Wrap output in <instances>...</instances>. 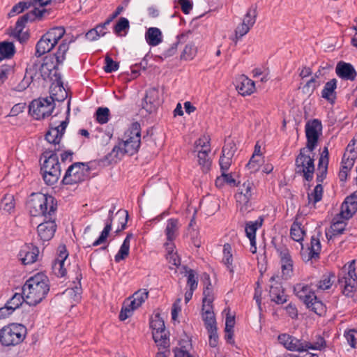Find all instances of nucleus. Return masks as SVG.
Listing matches in <instances>:
<instances>
[{"label": "nucleus", "mask_w": 357, "mask_h": 357, "mask_svg": "<svg viewBox=\"0 0 357 357\" xmlns=\"http://www.w3.org/2000/svg\"><path fill=\"white\" fill-rule=\"evenodd\" d=\"M63 135L59 133L58 128L50 127L45 135L47 142L52 144L54 149H47L43 153L45 158L40 167V172L45 183L48 185H52L57 183L61 176V165L56 153L61 150L63 146L60 145Z\"/></svg>", "instance_id": "obj_1"}, {"label": "nucleus", "mask_w": 357, "mask_h": 357, "mask_svg": "<svg viewBox=\"0 0 357 357\" xmlns=\"http://www.w3.org/2000/svg\"><path fill=\"white\" fill-rule=\"evenodd\" d=\"M141 144V126L138 122H134L124 132L123 139L114 146L112 151L107 154L102 160L108 164L116 162L121 156L128 155L132 156L136 154Z\"/></svg>", "instance_id": "obj_2"}, {"label": "nucleus", "mask_w": 357, "mask_h": 357, "mask_svg": "<svg viewBox=\"0 0 357 357\" xmlns=\"http://www.w3.org/2000/svg\"><path fill=\"white\" fill-rule=\"evenodd\" d=\"M29 213L33 217L56 218L57 200L49 194L33 192L26 204Z\"/></svg>", "instance_id": "obj_3"}, {"label": "nucleus", "mask_w": 357, "mask_h": 357, "mask_svg": "<svg viewBox=\"0 0 357 357\" xmlns=\"http://www.w3.org/2000/svg\"><path fill=\"white\" fill-rule=\"evenodd\" d=\"M49 291L48 278L41 273L31 277L22 287L25 303L30 306H36L40 303L45 298Z\"/></svg>", "instance_id": "obj_4"}, {"label": "nucleus", "mask_w": 357, "mask_h": 357, "mask_svg": "<svg viewBox=\"0 0 357 357\" xmlns=\"http://www.w3.org/2000/svg\"><path fill=\"white\" fill-rule=\"evenodd\" d=\"M45 13H49L47 9L35 8L31 11L22 15L16 22L15 27L10 26L9 28L10 31L9 33L10 36L15 38L21 43L26 42L30 36L28 31H23L26 24L28 22H33L36 20H40Z\"/></svg>", "instance_id": "obj_5"}, {"label": "nucleus", "mask_w": 357, "mask_h": 357, "mask_svg": "<svg viewBox=\"0 0 357 357\" xmlns=\"http://www.w3.org/2000/svg\"><path fill=\"white\" fill-rule=\"evenodd\" d=\"M314 151V149H308L305 147L301 148L295 159L296 174L302 175L308 182L312 181L315 171Z\"/></svg>", "instance_id": "obj_6"}, {"label": "nucleus", "mask_w": 357, "mask_h": 357, "mask_svg": "<svg viewBox=\"0 0 357 357\" xmlns=\"http://www.w3.org/2000/svg\"><path fill=\"white\" fill-rule=\"evenodd\" d=\"M65 33L66 30L63 26H55L47 31L37 42L35 56L40 57L50 52L63 38Z\"/></svg>", "instance_id": "obj_7"}, {"label": "nucleus", "mask_w": 357, "mask_h": 357, "mask_svg": "<svg viewBox=\"0 0 357 357\" xmlns=\"http://www.w3.org/2000/svg\"><path fill=\"white\" fill-rule=\"evenodd\" d=\"M355 264V259L348 262L338 275V282L342 287V294L347 297H352L357 288Z\"/></svg>", "instance_id": "obj_8"}, {"label": "nucleus", "mask_w": 357, "mask_h": 357, "mask_svg": "<svg viewBox=\"0 0 357 357\" xmlns=\"http://www.w3.org/2000/svg\"><path fill=\"white\" fill-rule=\"evenodd\" d=\"M64 98L59 99L55 94L47 98H39L32 100L29 106V113L37 120L50 116L55 108V101H63Z\"/></svg>", "instance_id": "obj_9"}, {"label": "nucleus", "mask_w": 357, "mask_h": 357, "mask_svg": "<svg viewBox=\"0 0 357 357\" xmlns=\"http://www.w3.org/2000/svg\"><path fill=\"white\" fill-rule=\"evenodd\" d=\"M91 167L87 162H76L67 169L62 180L63 185H73L90 178Z\"/></svg>", "instance_id": "obj_10"}, {"label": "nucleus", "mask_w": 357, "mask_h": 357, "mask_svg": "<svg viewBox=\"0 0 357 357\" xmlns=\"http://www.w3.org/2000/svg\"><path fill=\"white\" fill-rule=\"evenodd\" d=\"M279 342L287 350L291 351L303 352L308 349L314 350H321L326 347V342L321 337L320 342L312 344L310 342L304 341L302 338H297L295 336H278Z\"/></svg>", "instance_id": "obj_11"}, {"label": "nucleus", "mask_w": 357, "mask_h": 357, "mask_svg": "<svg viewBox=\"0 0 357 357\" xmlns=\"http://www.w3.org/2000/svg\"><path fill=\"white\" fill-rule=\"evenodd\" d=\"M271 243L280 256L282 276L287 280L293 274V260L289 250L282 241L278 243L275 238L272 239Z\"/></svg>", "instance_id": "obj_12"}, {"label": "nucleus", "mask_w": 357, "mask_h": 357, "mask_svg": "<svg viewBox=\"0 0 357 357\" xmlns=\"http://www.w3.org/2000/svg\"><path fill=\"white\" fill-rule=\"evenodd\" d=\"M71 41L67 42L66 40H63L61 43L59 45L56 52L54 54H50L46 56L43 62L41 63L43 69H46L50 73L59 68V66L62 64L66 59V54L69 49V44Z\"/></svg>", "instance_id": "obj_13"}, {"label": "nucleus", "mask_w": 357, "mask_h": 357, "mask_svg": "<svg viewBox=\"0 0 357 357\" xmlns=\"http://www.w3.org/2000/svg\"><path fill=\"white\" fill-rule=\"evenodd\" d=\"M322 125L320 120L314 119L307 121L305 124L306 145L308 149H316L319 135L321 134Z\"/></svg>", "instance_id": "obj_14"}, {"label": "nucleus", "mask_w": 357, "mask_h": 357, "mask_svg": "<svg viewBox=\"0 0 357 357\" xmlns=\"http://www.w3.org/2000/svg\"><path fill=\"white\" fill-rule=\"evenodd\" d=\"M279 279L278 275H273L269 280L271 283L269 291L271 301L278 305L287 301V296L284 294L281 282L278 280Z\"/></svg>", "instance_id": "obj_15"}, {"label": "nucleus", "mask_w": 357, "mask_h": 357, "mask_svg": "<svg viewBox=\"0 0 357 357\" xmlns=\"http://www.w3.org/2000/svg\"><path fill=\"white\" fill-rule=\"evenodd\" d=\"M56 219L44 218L43 222L38 225V235L42 241H49L54 237L57 228Z\"/></svg>", "instance_id": "obj_16"}, {"label": "nucleus", "mask_w": 357, "mask_h": 357, "mask_svg": "<svg viewBox=\"0 0 357 357\" xmlns=\"http://www.w3.org/2000/svg\"><path fill=\"white\" fill-rule=\"evenodd\" d=\"M160 105V100L158 89L153 87L147 90L142 101V108L148 114H151L157 110Z\"/></svg>", "instance_id": "obj_17"}, {"label": "nucleus", "mask_w": 357, "mask_h": 357, "mask_svg": "<svg viewBox=\"0 0 357 357\" xmlns=\"http://www.w3.org/2000/svg\"><path fill=\"white\" fill-rule=\"evenodd\" d=\"M255 190L253 182L247 180L238 188L236 194V202L244 206H248Z\"/></svg>", "instance_id": "obj_18"}, {"label": "nucleus", "mask_w": 357, "mask_h": 357, "mask_svg": "<svg viewBox=\"0 0 357 357\" xmlns=\"http://www.w3.org/2000/svg\"><path fill=\"white\" fill-rule=\"evenodd\" d=\"M294 292L295 295L305 304V305H309L312 298H316V295L312 287V284L297 283L294 286Z\"/></svg>", "instance_id": "obj_19"}, {"label": "nucleus", "mask_w": 357, "mask_h": 357, "mask_svg": "<svg viewBox=\"0 0 357 357\" xmlns=\"http://www.w3.org/2000/svg\"><path fill=\"white\" fill-rule=\"evenodd\" d=\"M59 254L56 259L52 264V271L57 277L66 276L67 271L64 267V263L67 257H68V252L65 245L59 246Z\"/></svg>", "instance_id": "obj_20"}, {"label": "nucleus", "mask_w": 357, "mask_h": 357, "mask_svg": "<svg viewBox=\"0 0 357 357\" xmlns=\"http://www.w3.org/2000/svg\"><path fill=\"white\" fill-rule=\"evenodd\" d=\"M337 75L345 80L353 81L355 79L357 73L354 66L349 63L344 61L337 63L335 68Z\"/></svg>", "instance_id": "obj_21"}, {"label": "nucleus", "mask_w": 357, "mask_h": 357, "mask_svg": "<svg viewBox=\"0 0 357 357\" xmlns=\"http://www.w3.org/2000/svg\"><path fill=\"white\" fill-rule=\"evenodd\" d=\"M39 254L38 247L31 245H25L19 253V256L23 264H31L36 261Z\"/></svg>", "instance_id": "obj_22"}, {"label": "nucleus", "mask_w": 357, "mask_h": 357, "mask_svg": "<svg viewBox=\"0 0 357 357\" xmlns=\"http://www.w3.org/2000/svg\"><path fill=\"white\" fill-rule=\"evenodd\" d=\"M236 89L238 93L245 96L250 95L255 91V82L248 77L242 75L237 80Z\"/></svg>", "instance_id": "obj_23"}, {"label": "nucleus", "mask_w": 357, "mask_h": 357, "mask_svg": "<svg viewBox=\"0 0 357 357\" xmlns=\"http://www.w3.org/2000/svg\"><path fill=\"white\" fill-rule=\"evenodd\" d=\"M42 70L43 69L40 61L36 58H32L27 64L25 77H29L32 82L35 79H39L40 77L43 76Z\"/></svg>", "instance_id": "obj_24"}, {"label": "nucleus", "mask_w": 357, "mask_h": 357, "mask_svg": "<svg viewBox=\"0 0 357 357\" xmlns=\"http://www.w3.org/2000/svg\"><path fill=\"white\" fill-rule=\"evenodd\" d=\"M337 81L333 78L327 82L321 91V97L326 100L329 103L333 105L337 99Z\"/></svg>", "instance_id": "obj_25"}, {"label": "nucleus", "mask_w": 357, "mask_h": 357, "mask_svg": "<svg viewBox=\"0 0 357 357\" xmlns=\"http://www.w3.org/2000/svg\"><path fill=\"white\" fill-rule=\"evenodd\" d=\"M346 218L341 215L340 213L335 216L333 219L332 224L331 225L330 232L331 235L328 237V233H326V235L328 240H330L332 236H335L340 234H342L345 230V227L347 223L345 220H348Z\"/></svg>", "instance_id": "obj_26"}, {"label": "nucleus", "mask_w": 357, "mask_h": 357, "mask_svg": "<svg viewBox=\"0 0 357 357\" xmlns=\"http://www.w3.org/2000/svg\"><path fill=\"white\" fill-rule=\"evenodd\" d=\"M148 298V290L146 289H140L128 298V300H130L129 304L132 307V309L136 310Z\"/></svg>", "instance_id": "obj_27"}, {"label": "nucleus", "mask_w": 357, "mask_h": 357, "mask_svg": "<svg viewBox=\"0 0 357 357\" xmlns=\"http://www.w3.org/2000/svg\"><path fill=\"white\" fill-rule=\"evenodd\" d=\"M321 234L319 232L317 235H313L311 237L310 247L308 248L309 252L307 253V260L319 258V254L321 248L319 237Z\"/></svg>", "instance_id": "obj_28"}, {"label": "nucleus", "mask_w": 357, "mask_h": 357, "mask_svg": "<svg viewBox=\"0 0 357 357\" xmlns=\"http://www.w3.org/2000/svg\"><path fill=\"white\" fill-rule=\"evenodd\" d=\"M263 221V218L259 217V219L255 222L250 221L246 223L245 229L246 236L250 241V244L252 246L256 244L255 238L257 229L262 225Z\"/></svg>", "instance_id": "obj_29"}, {"label": "nucleus", "mask_w": 357, "mask_h": 357, "mask_svg": "<svg viewBox=\"0 0 357 357\" xmlns=\"http://www.w3.org/2000/svg\"><path fill=\"white\" fill-rule=\"evenodd\" d=\"M113 210L109 211L108 218L106 220L105 226L98 238L93 243L92 246H98L106 241L109 234V232L112 230L113 222Z\"/></svg>", "instance_id": "obj_30"}, {"label": "nucleus", "mask_w": 357, "mask_h": 357, "mask_svg": "<svg viewBox=\"0 0 357 357\" xmlns=\"http://www.w3.org/2000/svg\"><path fill=\"white\" fill-rule=\"evenodd\" d=\"M26 328L21 324L12 323L0 330V335H26Z\"/></svg>", "instance_id": "obj_31"}, {"label": "nucleus", "mask_w": 357, "mask_h": 357, "mask_svg": "<svg viewBox=\"0 0 357 357\" xmlns=\"http://www.w3.org/2000/svg\"><path fill=\"white\" fill-rule=\"evenodd\" d=\"M132 237L133 234L132 233H128L127 234L118 253L114 257V260L116 263L125 259L129 255L130 240Z\"/></svg>", "instance_id": "obj_32"}, {"label": "nucleus", "mask_w": 357, "mask_h": 357, "mask_svg": "<svg viewBox=\"0 0 357 357\" xmlns=\"http://www.w3.org/2000/svg\"><path fill=\"white\" fill-rule=\"evenodd\" d=\"M16 52L13 42L3 41L0 43V62L4 59H10L13 57Z\"/></svg>", "instance_id": "obj_33"}, {"label": "nucleus", "mask_w": 357, "mask_h": 357, "mask_svg": "<svg viewBox=\"0 0 357 357\" xmlns=\"http://www.w3.org/2000/svg\"><path fill=\"white\" fill-rule=\"evenodd\" d=\"M147 43L151 46H156L162 42V32L156 27L149 28L145 34Z\"/></svg>", "instance_id": "obj_34"}, {"label": "nucleus", "mask_w": 357, "mask_h": 357, "mask_svg": "<svg viewBox=\"0 0 357 357\" xmlns=\"http://www.w3.org/2000/svg\"><path fill=\"white\" fill-rule=\"evenodd\" d=\"M179 228L178 220L176 218H170L167 220V226L165 230L167 240L173 241L178 235Z\"/></svg>", "instance_id": "obj_35"}, {"label": "nucleus", "mask_w": 357, "mask_h": 357, "mask_svg": "<svg viewBox=\"0 0 357 357\" xmlns=\"http://www.w3.org/2000/svg\"><path fill=\"white\" fill-rule=\"evenodd\" d=\"M202 317L209 335H215L217 333V327L214 312H210L208 310L202 313Z\"/></svg>", "instance_id": "obj_36"}, {"label": "nucleus", "mask_w": 357, "mask_h": 357, "mask_svg": "<svg viewBox=\"0 0 357 357\" xmlns=\"http://www.w3.org/2000/svg\"><path fill=\"white\" fill-rule=\"evenodd\" d=\"M197 152V158H198V163L200 165L202 170L204 173H207L211 167V159L208 155V153L211 151H198Z\"/></svg>", "instance_id": "obj_37"}, {"label": "nucleus", "mask_w": 357, "mask_h": 357, "mask_svg": "<svg viewBox=\"0 0 357 357\" xmlns=\"http://www.w3.org/2000/svg\"><path fill=\"white\" fill-rule=\"evenodd\" d=\"M231 246L229 243H225L223 245V258L222 262L227 266L231 273H234L233 255L231 253Z\"/></svg>", "instance_id": "obj_38"}, {"label": "nucleus", "mask_w": 357, "mask_h": 357, "mask_svg": "<svg viewBox=\"0 0 357 357\" xmlns=\"http://www.w3.org/2000/svg\"><path fill=\"white\" fill-rule=\"evenodd\" d=\"M150 328L153 331V335H154V333H159L165 331V321L159 313L151 317L150 319Z\"/></svg>", "instance_id": "obj_39"}, {"label": "nucleus", "mask_w": 357, "mask_h": 357, "mask_svg": "<svg viewBox=\"0 0 357 357\" xmlns=\"http://www.w3.org/2000/svg\"><path fill=\"white\" fill-rule=\"evenodd\" d=\"M191 33L189 31L188 33H181L177 36L176 40L169 47L165 50L162 54V55L165 57H170L174 55L176 53L178 45L180 43L185 42V38L188 36V34Z\"/></svg>", "instance_id": "obj_40"}, {"label": "nucleus", "mask_w": 357, "mask_h": 357, "mask_svg": "<svg viewBox=\"0 0 357 357\" xmlns=\"http://www.w3.org/2000/svg\"><path fill=\"white\" fill-rule=\"evenodd\" d=\"M23 302H25V296L20 293H15L6 303L7 307L13 312L20 307Z\"/></svg>", "instance_id": "obj_41"}, {"label": "nucleus", "mask_w": 357, "mask_h": 357, "mask_svg": "<svg viewBox=\"0 0 357 357\" xmlns=\"http://www.w3.org/2000/svg\"><path fill=\"white\" fill-rule=\"evenodd\" d=\"M306 307L319 316L324 314L326 311V305L317 296L315 299L312 298L311 302Z\"/></svg>", "instance_id": "obj_42"}, {"label": "nucleus", "mask_w": 357, "mask_h": 357, "mask_svg": "<svg viewBox=\"0 0 357 357\" xmlns=\"http://www.w3.org/2000/svg\"><path fill=\"white\" fill-rule=\"evenodd\" d=\"M110 112L107 107H100L95 113L96 121L100 124H105L109 120Z\"/></svg>", "instance_id": "obj_43"}, {"label": "nucleus", "mask_w": 357, "mask_h": 357, "mask_svg": "<svg viewBox=\"0 0 357 357\" xmlns=\"http://www.w3.org/2000/svg\"><path fill=\"white\" fill-rule=\"evenodd\" d=\"M335 278V275L333 273H328V274L324 275L317 284L318 289L322 290L330 289L334 282Z\"/></svg>", "instance_id": "obj_44"}, {"label": "nucleus", "mask_w": 357, "mask_h": 357, "mask_svg": "<svg viewBox=\"0 0 357 357\" xmlns=\"http://www.w3.org/2000/svg\"><path fill=\"white\" fill-rule=\"evenodd\" d=\"M257 7L256 5L252 6L248 10L243 20V22L246 24V25H248L250 29L253 26L256 22V18L257 15Z\"/></svg>", "instance_id": "obj_45"}, {"label": "nucleus", "mask_w": 357, "mask_h": 357, "mask_svg": "<svg viewBox=\"0 0 357 357\" xmlns=\"http://www.w3.org/2000/svg\"><path fill=\"white\" fill-rule=\"evenodd\" d=\"M76 270L77 272L75 279L77 280V284H79V286H77V284H75V282H73L75 286L70 289H66V291L68 292L70 294L74 293L75 297L76 298L75 299H77L82 293L81 280L82 278V274L78 266H76Z\"/></svg>", "instance_id": "obj_46"}, {"label": "nucleus", "mask_w": 357, "mask_h": 357, "mask_svg": "<svg viewBox=\"0 0 357 357\" xmlns=\"http://www.w3.org/2000/svg\"><path fill=\"white\" fill-rule=\"evenodd\" d=\"M304 235L305 231L301 227V225L294 222L290 229L291 238L295 241L300 242L303 240Z\"/></svg>", "instance_id": "obj_47"}, {"label": "nucleus", "mask_w": 357, "mask_h": 357, "mask_svg": "<svg viewBox=\"0 0 357 357\" xmlns=\"http://www.w3.org/2000/svg\"><path fill=\"white\" fill-rule=\"evenodd\" d=\"M15 208V199L12 195L6 194L1 199L0 202V208L10 212Z\"/></svg>", "instance_id": "obj_48"}, {"label": "nucleus", "mask_w": 357, "mask_h": 357, "mask_svg": "<svg viewBox=\"0 0 357 357\" xmlns=\"http://www.w3.org/2000/svg\"><path fill=\"white\" fill-rule=\"evenodd\" d=\"M116 216L119 218V225L116 233H119L124 230L126 227L128 220V213L126 210H119L116 213Z\"/></svg>", "instance_id": "obj_49"}, {"label": "nucleus", "mask_w": 357, "mask_h": 357, "mask_svg": "<svg viewBox=\"0 0 357 357\" xmlns=\"http://www.w3.org/2000/svg\"><path fill=\"white\" fill-rule=\"evenodd\" d=\"M206 150L211 151L210 137L208 136L204 135L195 142V151Z\"/></svg>", "instance_id": "obj_50"}, {"label": "nucleus", "mask_w": 357, "mask_h": 357, "mask_svg": "<svg viewBox=\"0 0 357 357\" xmlns=\"http://www.w3.org/2000/svg\"><path fill=\"white\" fill-rule=\"evenodd\" d=\"M197 52V49L193 44H188L185 45L183 49L181 54V60H192L196 56Z\"/></svg>", "instance_id": "obj_51"}, {"label": "nucleus", "mask_w": 357, "mask_h": 357, "mask_svg": "<svg viewBox=\"0 0 357 357\" xmlns=\"http://www.w3.org/2000/svg\"><path fill=\"white\" fill-rule=\"evenodd\" d=\"M33 5V3L31 1H21L18 3L15 4L11 10L8 13L9 17H13L16 14H19L22 13L24 10L29 8L31 6Z\"/></svg>", "instance_id": "obj_52"}, {"label": "nucleus", "mask_w": 357, "mask_h": 357, "mask_svg": "<svg viewBox=\"0 0 357 357\" xmlns=\"http://www.w3.org/2000/svg\"><path fill=\"white\" fill-rule=\"evenodd\" d=\"M319 85H320V83L317 80L315 79V77H312L303 86L302 91L305 94L311 96Z\"/></svg>", "instance_id": "obj_53"}, {"label": "nucleus", "mask_w": 357, "mask_h": 357, "mask_svg": "<svg viewBox=\"0 0 357 357\" xmlns=\"http://www.w3.org/2000/svg\"><path fill=\"white\" fill-rule=\"evenodd\" d=\"M105 66L103 67L105 72L111 73L119 69V63L114 61L109 55L107 54L105 58Z\"/></svg>", "instance_id": "obj_54"}, {"label": "nucleus", "mask_w": 357, "mask_h": 357, "mask_svg": "<svg viewBox=\"0 0 357 357\" xmlns=\"http://www.w3.org/2000/svg\"><path fill=\"white\" fill-rule=\"evenodd\" d=\"M187 285L189 286L192 290H195L198 285V277L195 271L192 269H189L188 271Z\"/></svg>", "instance_id": "obj_55"}, {"label": "nucleus", "mask_w": 357, "mask_h": 357, "mask_svg": "<svg viewBox=\"0 0 357 357\" xmlns=\"http://www.w3.org/2000/svg\"><path fill=\"white\" fill-rule=\"evenodd\" d=\"M26 336H15L13 337L12 336L10 338L8 337H0L1 338V346H14L16 345L22 341H24Z\"/></svg>", "instance_id": "obj_56"}, {"label": "nucleus", "mask_w": 357, "mask_h": 357, "mask_svg": "<svg viewBox=\"0 0 357 357\" xmlns=\"http://www.w3.org/2000/svg\"><path fill=\"white\" fill-rule=\"evenodd\" d=\"M159 350L167 349L170 345L169 336H153Z\"/></svg>", "instance_id": "obj_57"}, {"label": "nucleus", "mask_w": 357, "mask_h": 357, "mask_svg": "<svg viewBox=\"0 0 357 357\" xmlns=\"http://www.w3.org/2000/svg\"><path fill=\"white\" fill-rule=\"evenodd\" d=\"M235 325V317L227 313L225 319V331L227 335L234 334V328Z\"/></svg>", "instance_id": "obj_58"}, {"label": "nucleus", "mask_w": 357, "mask_h": 357, "mask_svg": "<svg viewBox=\"0 0 357 357\" xmlns=\"http://www.w3.org/2000/svg\"><path fill=\"white\" fill-rule=\"evenodd\" d=\"M129 28V21L126 17H120L117 23L115 24L114 31L117 35H120V33L123 31Z\"/></svg>", "instance_id": "obj_59"}, {"label": "nucleus", "mask_w": 357, "mask_h": 357, "mask_svg": "<svg viewBox=\"0 0 357 357\" xmlns=\"http://www.w3.org/2000/svg\"><path fill=\"white\" fill-rule=\"evenodd\" d=\"M322 195H323L322 185L321 183H318L315 186L313 192L311 195L308 194L309 202H310V201H311V197H313L314 204L321 201L322 199Z\"/></svg>", "instance_id": "obj_60"}, {"label": "nucleus", "mask_w": 357, "mask_h": 357, "mask_svg": "<svg viewBox=\"0 0 357 357\" xmlns=\"http://www.w3.org/2000/svg\"><path fill=\"white\" fill-rule=\"evenodd\" d=\"M231 162L232 157L223 155V154H222L219 160V165L220 167L221 172H227L229 169L231 165Z\"/></svg>", "instance_id": "obj_61"}, {"label": "nucleus", "mask_w": 357, "mask_h": 357, "mask_svg": "<svg viewBox=\"0 0 357 357\" xmlns=\"http://www.w3.org/2000/svg\"><path fill=\"white\" fill-rule=\"evenodd\" d=\"M261 161L260 157L252 155L246 167L250 169L252 172H257L259 169Z\"/></svg>", "instance_id": "obj_62"}, {"label": "nucleus", "mask_w": 357, "mask_h": 357, "mask_svg": "<svg viewBox=\"0 0 357 357\" xmlns=\"http://www.w3.org/2000/svg\"><path fill=\"white\" fill-rule=\"evenodd\" d=\"M236 151V147L235 144L234 142H229L225 144L222 147V154H223V155H227L233 158Z\"/></svg>", "instance_id": "obj_63"}, {"label": "nucleus", "mask_w": 357, "mask_h": 357, "mask_svg": "<svg viewBox=\"0 0 357 357\" xmlns=\"http://www.w3.org/2000/svg\"><path fill=\"white\" fill-rule=\"evenodd\" d=\"M250 29V28H249V26L243 22L239 24L235 30L236 40H238L239 38L245 36L246 33H248Z\"/></svg>", "instance_id": "obj_64"}]
</instances>
